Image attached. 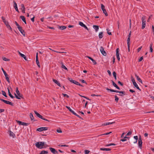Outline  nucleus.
<instances>
[{
	"instance_id": "4d7b16f0",
	"label": "nucleus",
	"mask_w": 154,
	"mask_h": 154,
	"mask_svg": "<svg viewBox=\"0 0 154 154\" xmlns=\"http://www.w3.org/2000/svg\"><path fill=\"white\" fill-rule=\"evenodd\" d=\"M91 96H97V97H101V95H95V94H93L91 95Z\"/></svg>"
},
{
	"instance_id": "a18cd8bd",
	"label": "nucleus",
	"mask_w": 154,
	"mask_h": 154,
	"mask_svg": "<svg viewBox=\"0 0 154 154\" xmlns=\"http://www.w3.org/2000/svg\"><path fill=\"white\" fill-rule=\"evenodd\" d=\"M146 26V23H142V29H144Z\"/></svg>"
},
{
	"instance_id": "c85d7f7f",
	"label": "nucleus",
	"mask_w": 154,
	"mask_h": 154,
	"mask_svg": "<svg viewBox=\"0 0 154 154\" xmlns=\"http://www.w3.org/2000/svg\"><path fill=\"white\" fill-rule=\"evenodd\" d=\"M21 5L22 7V12L23 13H25V8L24 5L23 4H22Z\"/></svg>"
},
{
	"instance_id": "680f3d73",
	"label": "nucleus",
	"mask_w": 154,
	"mask_h": 154,
	"mask_svg": "<svg viewBox=\"0 0 154 154\" xmlns=\"http://www.w3.org/2000/svg\"><path fill=\"white\" fill-rule=\"evenodd\" d=\"M131 134L132 132L131 131H129L126 135V136H127L130 135Z\"/></svg>"
},
{
	"instance_id": "0eeeda50",
	"label": "nucleus",
	"mask_w": 154,
	"mask_h": 154,
	"mask_svg": "<svg viewBox=\"0 0 154 154\" xmlns=\"http://www.w3.org/2000/svg\"><path fill=\"white\" fill-rule=\"evenodd\" d=\"M48 129V127H40L37 129L36 131H38L41 132L43 131H46Z\"/></svg>"
},
{
	"instance_id": "774afa93",
	"label": "nucleus",
	"mask_w": 154,
	"mask_h": 154,
	"mask_svg": "<svg viewBox=\"0 0 154 154\" xmlns=\"http://www.w3.org/2000/svg\"><path fill=\"white\" fill-rule=\"evenodd\" d=\"M5 111V109H0V112H4Z\"/></svg>"
},
{
	"instance_id": "6e6d98bb",
	"label": "nucleus",
	"mask_w": 154,
	"mask_h": 154,
	"mask_svg": "<svg viewBox=\"0 0 154 154\" xmlns=\"http://www.w3.org/2000/svg\"><path fill=\"white\" fill-rule=\"evenodd\" d=\"M62 95H63V96L64 97H66L67 98H69V96L68 95L66 94L63 93L62 94Z\"/></svg>"
},
{
	"instance_id": "09e8293b",
	"label": "nucleus",
	"mask_w": 154,
	"mask_h": 154,
	"mask_svg": "<svg viewBox=\"0 0 154 154\" xmlns=\"http://www.w3.org/2000/svg\"><path fill=\"white\" fill-rule=\"evenodd\" d=\"M52 51H54V52H57V53H66V52H60V51H55L54 50H52Z\"/></svg>"
},
{
	"instance_id": "bb28decb",
	"label": "nucleus",
	"mask_w": 154,
	"mask_h": 154,
	"mask_svg": "<svg viewBox=\"0 0 154 154\" xmlns=\"http://www.w3.org/2000/svg\"><path fill=\"white\" fill-rule=\"evenodd\" d=\"M103 36V32H100L99 34V37L100 39L102 38Z\"/></svg>"
},
{
	"instance_id": "69168bd1",
	"label": "nucleus",
	"mask_w": 154,
	"mask_h": 154,
	"mask_svg": "<svg viewBox=\"0 0 154 154\" xmlns=\"http://www.w3.org/2000/svg\"><path fill=\"white\" fill-rule=\"evenodd\" d=\"M134 139H135L136 140H137V141L138 138V137L137 136H134Z\"/></svg>"
},
{
	"instance_id": "412c9836",
	"label": "nucleus",
	"mask_w": 154,
	"mask_h": 154,
	"mask_svg": "<svg viewBox=\"0 0 154 154\" xmlns=\"http://www.w3.org/2000/svg\"><path fill=\"white\" fill-rule=\"evenodd\" d=\"M93 26L96 32H97L99 29V26L97 25H93Z\"/></svg>"
},
{
	"instance_id": "a211bd4d",
	"label": "nucleus",
	"mask_w": 154,
	"mask_h": 154,
	"mask_svg": "<svg viewBox=\"0 0 154 154\" xmlns=\"http://www.w3.org/2000/svg\"><path fill=\"white\" fill-rule=\"evenodd\" d=\"M53 81L56 84L58 85L60 87H61V85L60 83L57 80L54 79H53Z\"/></svg>"
},
{
	"instance_id": "f8f14e48",
	"label": "nucleus",
	"mask_w": 154,
	"mask_h": 154,
	"mask_svg": "<svg viewBox=\"0 0 154 154\" xmlns=\"http://www.w3.org/2000/svg\"><path fill=\"white\" fill-rule=\"evenodd\" d=\"M116 56L117 59L119 61L120 58L119 57V48H117L116 50Z\"/></svg>"
},
{
	"instance_id": "2eb2a0df",
	"label": "nucleus",
	"mask_w": 154,
	"mask_h": 154,
	"mask_svg": "<svg viewBox=\"0 0 154 154\" xmlns=\"http://www.w3.org/2000/svg\"><path fill=\"white\" fill-rule=\"evenodd\" d=\"M66 107L71 112H72L74 115H75L76 113L74 111L72 110L71 109L69 106H66Z\"/></svg>"
},
{
	"instance_id": "79ce46f5",
	"label": "nucleus",
	"mask_w": 154,
	"mask_h": 154,
	"mask_svg": "<svg viewBox=\"0 0 154 154\" xmlns=\"http://www.w3.org/2000/svg\"><path fill=\"white\" fill-rule=\"evenodd\" d=\"M152 44H151L150 46V50L151 52H152L153 51V49L152 48Z\"/></svg>"
},
{
	"instance_id": "bf43d9fd",
	"label": "nucleus",
	"mask_w": 154,
	"mask_h": 154,
	"mask_svg": "<svg viewBox=\"0 0 154 154\" xmlns=\"http://www.w3.org/2000/svg\"><path fill=\"white\" fill-rule=\"evenodd\" d=\"M15 23L16 25L17 26V28L20 27V26L18 24L16 21H15Z\"/></svg>"
},
{
	"instance_id": "6e6552de",
	"label": "nucleus",
	"mask_w": 154,
	"mask_h": 154,
	"mask_svg": "<svg viewBox=\"0 0 154 154\" xmlns=\"http://www.w3.org/2000/svg\"><path fill=\"white\" fill-rule=\"evenodd\" d=\"M17 122L20 125L27 126L29 124V123L19 121H17Z\"/></svg>"
},
{
	"instance_id": "393cba45",
	"label": "nucleus",
	"mask_w": 154,
	"mask_h": 154,
	"mask_svg": "<svg viewBox=\"0 0 154 154\" xmlns=\"http://www.w3.org/2000/svg\"><path fill=\"white\" fill-rule=\"evenodd\" d=\"M115 123V122H106V123H105L103 125H111V124H113V123Z\"/></svg>"
},
{
	"instance_id": "c756f323",
	"label": "nucleus",
	"mask_w": 154,
	"mask_h": 154,
	"mask_svg": "<svg viewBox=\"0 0 154 154\" xmlns=\"http://www.w3.org/2000/svg\"><path fill=\"white\" fill-rule=\"evenodd\" d=\"M145 18L146 17L145 16H143L142 17L141 20L142 23H146Z\"/></svg>"
},
{
	"instance_id": "338daca9",
	"label": "nucleus",
	"mask_w": 154,
	"mask_h": 154,
	"mask_svg": "<svg viewBox=\"0 0 154 154\" xmlns=\"http://www.w3.org/2000/svg\"><path fill=\"white\" fill-rule=\"evenodd\" d=\"M80 81L82 83H85L86 84H87V83L84 80H80Z\"/></svg>"
},
{
	"instance_id": "37998d69",
	"label": "nucleus",
	"mask_w": 154,
	"mask_h": 154,
	"mask_svg": "<svg viewBox=\"0 0 154 154\" xmlns=\"http://www.w3.org/2000/svg\"><path fill=\"white\" fill-rule=\"evenodd\" d=\"M3 60L5 61H9L10 59L5 57H3Z\"/></svg>"
},
{
	"instance_id": "6ab92c4d",
	"label": "nucleus",
	"mask_w": 154,
	"mask_h": 154,
	"mask_svg": "<svg viewBox=\"0 0 154 154\" xmlns=\"http://www.w3.org/2000/svg\"><path fill=\"white\" fill-rule=\"evenodd\" d=\"M89 59H90V60H91L93 62V63L94 64V65H96L97 64V62H96V61L94 60L92 58H91V57H89V56H87V57Z\"/></svg>"
},
{
	"instance_id": "c03bdc74",
	"label": "nucleus",
	"mask_w": 154,
	"mask_h": 154,
	"mask_svg": "<svg viewBox=\"0 0 154 154\" xmlns=\"http://www.w3.org/2000/svg\"><path fill=\"white\" fill-rule=\"evenodd\" d=\"M2 95L5 97H7V96L6 95L5 92L3 91H2Z\"/></svg>"
},
{
	"instance_id": "1a4fd4ad",
	"label": "nucleus",
	"mask_w": 154,
	"mask_h": 154,
	"mask_svg": "<svg viewBox=\"0 0 154 154\" xmlns=\"http://www.w3.org/2000/svg\"><path fill=\"white\" fill-rule=\"evenodd\" d=\"M50 150L51 151V152L54 154H59L58 151L56 150L55 149L52 148L50 147L49 148Z\"/></svg>"
},
{
	"instance_id": "a878e982",
	"label": "nucleus",
	"mask_w": 154,
	"mask_h": 154,
	"mask_svg": "<svg viewBox=\"0 0 154 154\" xmlns=\"http://www.w3.org/2000/svg\"><path fill=\"white\" fill-rule=\"evenodd\" d=\"M8 93L9 96L11 98H13L14 97L11 94V92H10V90L8 88Z\"/></svg>"
},
{
	"instance_id": "9d476101",
	"label": "nucleus",
	"mask_w": 154,
	"mask_h": 154,
	"mask_svg": "<svg viewBox=\"0 0 154 154\" xmlns=\"http://www.w3.org/2000/svg\"><path fill=\"white\" fill-rule=\"evenodd\" d=\"M100 51L102 54L104 56H106V53L104 50V48L101 46L100 47Z\"/></svg>"
},
{
	"instance_id": "cd10ccee",
	"label": "nucleus",
	"mask_w": 154,
	"mask_h": 154,
	"mask_svg": "<svg viewBox=\"0 0 154 154\" xmlns=\"http://www.w3.org/2000/svg\"><path fill=\"white\" fill-rule=\"evenodd\" d=\"M48 153L47 151L42 150L41 151L39 154H47Z\"/></svg>"
},
{
	"instance_id": "dca6fc26",
	"label": "nucleus",
	"mask_w": 154,
	"mask_h": 154,
	"mask_svg": "<svg viewBox=\"0 0 154 154\" xmlns=\"http://www.w3.org/2000/svg\"><path fill=\"white\" fill-rule=\"evenodd\" d=\"M18 52L21 56V57H23L26 60H27V59L26 56L23 54L21 53L19 51H18Z\"/></svg>"
},
{
	"instance_id": "473e14b6",
	"label": "nucleus",
	"mask_w": 154,
	"mask_h": 154,
	"mask_svg": "<svg viewBox=\"0 0 154 154\" xmlns=\"http://www.w3.org/2000/svg\"><path fill=\"white\" fill-rule=\"evenodd\" d=\"M29 116L31 120L32 121L34 119V117H33L32 114V113H30Z\"/></svg>"
},
{
	"instance_id": "423d86ee",
	"label": "nucleus",
	"mask_w": 154,
	"mask_h": 154,
	"mask_svg": "<svg viewBox=\"0 0 154 154\" xmlns=\"http://www.w3.org/2000/svg\"><path fill=\"white\" fill-rule=\"evenodd\" d=\"M0 100L4 102L5 103L9 104L11 106H13L14 105L13 103L9 101L5 100L1 98H0Z\"/></svg>"
},
{
	"instance_id": "7ed1b4c3",
	"label": "nucleus",
	"mask_w": 154,
	"mask_h": 154,
	"mask_svg": "<svg viewBox=\"0 0 154 154\" xmlns=\"http://www.w3.org/2000/svg\"><path fill=\"white\" fill-rule=\"evenodd\" d=\"M16 92L17 94H15V96L16 98L18 99H20L21 97H22V95L20 94L19 91L18 90V88H16Z\"/></svg>"
},
{
	"instance_id": "8fccbe9b",
	"label": "nucleus",
	"mask_w": 154,
	"mask_h": 154,
	"mask_svg": "<svg viewBox=\"0 0 154 154\" xmlns=\"http://www.w3.org/2000/svg\"><path fill=\"white\" fill-rule=\"evenodd\" d=\"M79 24L82 27H83L85 25L82 22H79Z\"/></svg>"
},
{
	"instance_id": "ea45409f",
	"label": "nucleus",
	"mask_w": 154,
	"mask_h": 154,
	"mask_svg": "<svg viewBox=\"0 0 154 154\" xmlns=\"http://www.w3.org/2000/svg\"><path fill=\"white\" fill-rule=\"evenodd\" d=\"M5 78L6 80L7 81V82L9 83L10 82V80L9 79V78L8 77V75H7V76H5Z\"/></svg>"
},
{
	"instance_id": "0e129e2a",
	"label": "nucleus",
	"mask_w": 154,
	"mask_h": 154,
	"mask_svg": "<svg viewBox=\"0 0 154 154\" xmlns=\"http://www.w3.org/2000/svg\"><path fill=\"white\" fill-rule=\"evenodd\" d=\"M142 46H141L139 48L137 49V52H139L140 51V50H141V49L142 48Z\"/></svg>"
},
{
	"instance_id": "c9c22d12",
	"label": "nucleus",
	"mask_w": 154,
	"mask_h": 154,
	"mask_svg": "<svg viewBox=\"0 0 154 154\" xmlns=\"http://www.w3.org/2000/svg\"><path fill=\"white\" fill-rule=\"evenodd\" d=\"M68 79L72 83H73L74 84V82H75V80H73L72 79V78H68Z\"/></svg>"
},
{
	"instance_id": "58836bf2",
	"label": "nucleus",
	"mask_w": 154,
	"mask_h": 154,
	"mask_svg": "<svg viewBox=\"0 0 154 154\" xmlns=\"http://www.w3.org/2000/svg\"><path fill=\"white\" fill-rule=\"evenodd\" d=\"M2 71H3V72L4 74V75H5V76H7V75H8V74L4 70V69L2 67Z\"/></svg>"
},
{
	"instance_id": "de8ad7c7",
	"label": "nucleus",
	"mask_w": 154,
	"mask_h": 154,
	"mask_svg": "<svg viewBox=\"0 0 154 154\" xmlns=\"http://www.w3.org/2000/svg\"><path fill=\"white\" fill-rule=\"evenodd\" d=\"M101 9L103 11V10H105V6L103 4H101Z\"/></svg>"
},
{
	"instance_id": "9b49d317",
	"label": "nucleus",
	"mask_w": 154,
	"mask_h": 154,
	"mask_svg": "<svg viewBox=\"0 0 154 154\" xmlns=\"http://www.w3.org/2000/svg\"><path fill=\"white\" fill-rule=\"evenodd\" d=\"M18 29L19 30L20 32L21 33V34L23 35L24 36H25V32L24 30L23 29H22V27L20 26V27H19Z\"/></svg>"
},
{
	"instance_id": "13d9d810",
	"label": "nucleus",
	"mask_w": 154,
	"mask_h": 154,
	"mask_svg": "<svg viewBox=\"0 0 154 154\" xmlns=\"http://www.w3.org/2000/svg\"><path fill=\"white\" fill-rule=\"evenodd\" d=\"M131 81L133 84L134 83L136 82L134 79L132 77H131Z\"/></svg>"
},
{
	"instance_id": "a19ab883",
	"label": "nucleus",
	"mask_w": 154,
	"mask_h": 154,
	"mask_svg": "<svg viewBox=\"0 0 154 154\" xmlns=\"http://www.w3.org/2000/svg\"><path fill=\"white\" fill-rule=\"evenodd\" d=\"M103 13L105 14L106 16H108V14L106 12V10H103Z\"/></svg>"
},
{
	"instance_id": "f03ea898",
	"label": "nucleus",
	"mask_w": 154,
	"mask_h": 154,
	"mask_svg": "<svg viewBox=\"0 0 154 154\" xmlns=\"http://www.w3.org/2000/svg\"><path fill=\"white\" fill-rule=\"evenodd\" d=\"M106 89L108 91H110L112 92L118 93H122V95H119V96H122L125 95V92L124 91H118L117 90H114L113 89H110L107 88H106Z\"/></svg>"
},
{
	"instance_id": "5701e85b",
	"label": "nucleus",
	"mask_w": 154,
	"mask_h": 154,
	"mask_svg": "<svg viewBox=\"0 0 154 154\" xmlns=\"http://www.w3.org/2000/svg\"><path fill=\"white\" fill-rule=\"evenodd\" d=\"M133 85H134V86L138 90L141 91L140 89V88L138 86L136 82L134 83H133Z\"/></svg>"
},
{
	"instance_id": "e433bc0d",
	"label": "nucleus",
	"mask_w": 154,
	"mask_h": 154,
	"mask_svg": "<svg viewBox=\"0 0 154 154\" xmlns=\"http://www.w3.org/2000/svg\"><path fill=\"white\" fill-rule=\"evenodd\" d=\"M59 28L61 30L64 29H66V27L65 26H59Z\"/></svg>"
},
{
	"instance_id": "4be33fe9",
	"label": "nucleus",
	"mask_w": 154,
	"mask_h": 154,
	"mask_svg": "<svg viewBox=\"0 0 154 154\" xmlns=\"http://www.w3.org/2000/svg\"><path fill=\"white\" fill-rule=\"evenodd\" d=\"M135 77L137 78V79L139 81V82L141 83H142V81L141 79L136 74L135 75Z\"/></svg>"
},
{
	"instance_id": "39448f33",
	"label": "nucleus",
	"mask_w": 154,
	"mask_h": 154,
	"mask_svg": "<svg viewBox=\"0 0 154 154\" xmlns=\"http://www.w3.org/2000/svg\"><path fill=\"white\" fill-rule=\"evenodd\" d=\"M34 112L35 113V114H36V116L38 117H39V118L43 120H45V121H48V122H50V121L45 119V118H43V116L41 115H40L39 113H38L37 111H34Z\"/></svg>"
},
{
	"instance_id": "20e7f679",
	"label": "nucleus",
	"mask_w": 154,
	"mask_h": 154,
	"mask_svg": "<svg viewBox=\"0 0 154 154\" xmlns=\"http://www.w3.org/2000/svg\"><path fill=\"white\" fill-rule=\"evenodd\" d=\"M2 20L3 22L4 23L5 25H6L7 27V28L9 29H10L12 31V28L11 27L10 25L8 23L7 21L6 20H5V17H2Z\"/></svg>"
},
{
	"instance_id": "7c9ffc66",
	"label": "nucleus",
	"mask_w": 154,
	"mask_h": 154,
	"mask_svg": "<svg viewBox=\"0 0 154 154\" xmlns=\"http://www.w3.org/2000/svg\"><path fill=\"white\" fill-rule=\"evenodd\" d=\"M10 136L13 137V138L15 136V134L11 131H10Z\"/></svg>"
},
{
	"instance_id": "2f4dec72",
	"label": "nucleus",
	"mask_w": 154,
	"mask_h": 154,
	"mask_svg": "<svg viewBox=\"0 0 154 154\" xmlns=\"http://www.w3.org/2000/svg\"><path fill=\"white\" fill-rule=\"evenodd\" d=\"M74 84H75V85H79V86H82V87H83V86L82 85L80 84V83L79 82H78L76 81H75Z\"/></svg>"
},
{
	"instance_id": "603ef678",
	"label": "nucleus",
	"mask_w": 154,
	"mask_h": 154,
	"mask_svg": "<svg viewBox=\"0 0 154 154\" xmlns=\"http://www.w3.org/2000/svg\"><path fill=\"white\" fill-rule=\"evenodd\" d=\"M130 38L129 37H128V38H127V45H129L130 44Z\"/></svg>"
},
{
	"instance_id": "72a5a7b5",
	"label": "nucleus",
	"mask_w": 154,
	"mask_h": 154,
	"mask_svg": "<svg viewBox=\"0 0 154 154\" xmlns=\"http://www.w3.org/2000/svg\"><path fill=\"white\" fill-rule=\"evenodd\" d=\"M61 64L62 65L61 67L66 70H68L67 68L64 66L62 62H61Z\"/></svg>"
},
{
	"instance_id": "4c0bfd02",
	"label": "nucleus",
	"mask_w": 154,
	"mask_h": 154,
	"mask_svg": "<svg viewBox=\"0 0 154 154\" xmlns=\"http://www.w3.org/2000/svg\"><path fill=\"white\" fill-rule=\"evenodd\" d=\"M113 75L115 78V79L116 80V72L115 71H114L112 73Z\"/></svg>"
},
{
	"instance_id": "4468645a",
	"label": "nucleus",
	"mask_w": 154,
	"mask_h": 154,
	"mask_svg": "<svg viewBox=\"0 0 154 154\" xmlns=\"http://www.w3.org/2000/svg\"><path fill=\"white\" fill-rule=\"evenodd\" d=\"M13 2L14 3V8L16 10V11L18 12H19V10L17 8V5L16 2L15 1H14Z\"/></svg>"
},
{
	"instance_id": "3c124183",
	"label": "nucleus",
	"mask_w": 154,
	"mask_h": 154,
	"mask_svg": "<svg viewBox=\"0 0 154 154\" xmlns=\"http://www.w3.org/2000/svg\"><path fill=\"white\" fill-rule=\"evenodd\" d=\"M115 100L116 103L118 102L119 100V98L117 97V96L116 95H115Z\"/></svg>"
},
{
	"instance_id": "49530a36",
	"label": "nucleus",
	"mask_w": 154,
	"mask_h": 154,
	"mask_svg": "<svg viewBox=\"0 0 154 154\" xmlns=\"http://www.w3.org/2000/svg\"><path fill=\"white\" fill-rule=\"evenodd\" d=\"M20 18L22 19L23 21H25L26 20L25 17L23 16H21L20 17Z\"/></svg>"
},
{
	"instance_id": "ddd939ff",
	"label": "nucleus",
	"mask_w": 154,
	"mask_h": 154,
	"mask_svg": "<svg viewBox=\"0 0 154 154\" xmlns=\"http://www.w3.org/2000/svg\"><path fill=\"white\" fill-rule=\"evenodd\" d=\"M138 145L139 146V147L141 149V148L142 147V142L141 139V138L140 137L138 139Z\"/></svg>"
},
{
	"instance_id": "5fc2aeb1",
	"label": "nucleus",
	"mask_w": 154,
	"mask_h": 154,
	"mask_svg": "<svg viewBox=\"0 0 154 154\" xmlns=\"http://www.w3.org/2000/svg\"><path fill=\"white\" fill-rule=\"evenodd\" d=\"M106 30L107 31V34L108 35H112L111 32L109 31V30L108 29H106Z\"/></svg>"
},
{
	"instance_id": "e2e57ef3",
	"label": "nucleus",
	"mask_w": 154,
	"mask_h": 154,
	"mask_svg": "<svg viewBox=\"0 0 154 154\" xmlns=\"http://www.w3.org/2000/svg\"><path fill=\"white\" fill-rule=\"evenodd\" d=\"M143 59V57H140L138 60L139 62H141Z\"/></svg>"
},
{
	"instance_id": "f704fd0d",
	"label": "nucleus",
	"mask_w": 154,
	"mask_h": 154,
	"mask_svg": "<svg viewBox=\"0 0 154 154\" xmlns=\"http://www.w3.org/2000/svg\"><path fill=\"white\" fill-rule=\"evenodd\" d=\"M123 138L124 139L120 140V141H122V142H124V141H125L126 140L125 139H126V138H129V137H127L126 136L124 137Z\"/></svg>"
},
{
	"instance_id": "864d4df0",
	"label": "nucleus",
	"mask_w": 154,
	"mask_h": 154,
	"mask_svg": "<svg viewBox=\"0 0 154 154\" xmlns=\"http://www.w3.org/2000/svg\"><path fill=\"white\" fill-rule=\"evenodd\" d=\"M90 152V151L89 150L85 149V154H88Z\"/></svg>"
},
{
	"instance_id": "f3484780",
	"label": "nucleus",
	"mask_w": 154,
	"mask_h": 154,
	"mask_svg": "<svg viewBox=\"0 0 154 154\" xmlns=\"http://www.w3.org/2000/svg\"><path fill=\"white\" fill-rule=\"evenodd\" d=\"M112 85L115 87H116L117 89L118 90H120V89L119 88L117 85L112 80L111 81Z\"/></svg>"
},
{
	"instance_id": "052dcab7",
	"label": "nucleus",
	"mask_w": 154,
	"mask_h": 154,
	"mask_svg": "<svg viewBox=\"0 0 154 154\" xmlns=\"http://www.w3.org/2000/svg\"><path fill=\"white\" fill-rule=\"evenodd\" d=\"M57 133H61L62 132V131L60 129H57Z\"/></svg>"
},
{
	"instance_id": "aec40b11",
	"label": "nucleus",
	"mask_w": 154,
	"mask_h": 154,
	"mask_svg": "<svg viewBox=\"0 0 154 154\" xmlns=\"http://www.w3.org/2000/svg\"><path fill=\"white\" fill-rule=\"evenodd\" d=\"M100 150L102 151H109L111 150V149L110 148H100Z\"/></svg>"
},
{
	"instance_id": "b1692460",
	"label": "nucleus",
	"mask_w": 154,
	"mask_h": 154,
	"mask_svg": "<svg viewBox=\"0 0 154 154\" xmlns=\"http://www.w3.org/2000/svg\"><path fill=\"white\" fill-rule=\"evenodd\" d=\"M36 64H37V65H38V66L39 68H40V65L39 64V62L38 60V57H36Z\"/></svg>"
},
{
	"instance_id": "f257e3e1",
	"label": "nucleus",
	"mask_w": 154,
	"mask_h": 154,
	"mask_svg": "<svg viewBox=\"0 0 154 154\" xmlns=\"http://www.w3.org/2000/svg\"><path fill=\"white\" fill-rule=\"evenodd\" d=\"M35 145L37 147L40 149L46 147L45 145V142H37L35 143Z\"/></svg>"
}]
</instances>
